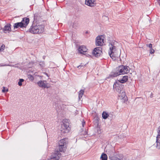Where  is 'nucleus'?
Returning <instances> with one entry per match:
<instances>
[{
    "mask_svg": "<svg viewBox=\"0 0 160 160\" xmlns=\"http://www.w3.org/2000/svg\"><path fill=\"white\" fill-rule=\"evenodd\" d=\"M29 31L33 34L41 33L44 31V26L43 25L33 23Z\"/></svg>",
    "mask_w": 160,
    "mask_h": 160,
    "instance_id": "f257e3e1",
    "label": "nucleus"
},
{
    "mask_svg": "<svg viewBox=\"0 0 160 160\" xmlns=\"http://www.w3.org/2000/svg\"><path fill=\"white\" fill-rule=\"evenodd\" d=\"M78 50L80 53L84 54L87 52L88 49L85 46L82 45L79 47Z\"/></svg>",
    "mask_w": 160,
    "mask_h": 160,
    "instance_id": "f8f14e48",
    "label": "nucleus"
},
{
    "mask_svg": "<svg viewBox=\"0 0 160 160\" xmlns=\"http://www.w3.org/2000/svg\"><path fill=\"white\" fill-rule=\"evenodd\" d=\"M100 159L101 160H107L108 156L106 154L104 153H102Z\"/></svg>",
    "mask_w": 160,
    "mask_h": 160,
    "instance_id": "6ab92c4d",
    "label": "nucleus"
},
{
    "mask_svg": "<svg viewBox=\"0 0 160 160\" xmlns=\"http://www.w3.org/2000/svg\"><path fill=\"white\" fill-rule=\"evenodd\" d=\"M85 124V122L84 121H83L82 122V126L83 127Z\"/></svg>",
    "mask_w": 160,
    "mask_h": 160,
    "instance_id": "7c9ffc66",
    "label": "nucleus"
},
{
    "mask_svg": "<svg viewBox=\"0 0 160 160\" xmlns=\"http://www.w3.org/2000/svg\"><path fill=\"white\" fill-rule=\"evenodd\" d=\"M109 46V50L108 52L111 58L115 60L116 57L118 56L117 48L115 46L113 43H110Z\"/></svg>",
    "mask_w": 160,
    "mask_h": 160,
    "instance_id": "7ed1b4c3",
    "label": "nucleus"
},
{
    "mask_svg": "<svg viewBox=\"0 0 160 160\" xmlns=\"http://www.w3.org/2000/svg\"><path fill=\"white\" fill-rule=\"evenodd\" d=\"M85 4L91 7H94L96 5V0H85Z\"/></svg>",
    "mask_w": 160,
    "mask_h": 160,
    "instance_id": "9b49d317",
    "label": "nucleus"
},
{
    "mask_svg": "<svg viewBox=\"0 0 160 160\" xmlns=\"http://www.w3.org/2000/svg\"><path fill=\"white\" fill-rule=\"evenodd\" d=\"M68 142L67 138L61 139L58 142V149L59 151L64 152L67 148V145Z\"/></svg>",
    "mask_w": 160,
    "mask_h": 160,
    "instance_id": "f03ea898",
    "label": "nucleus"
},
{
    "mask_svg": "<svg viewBox=\"0 0 160 160\" xmlns=\"http://www.w3.org/2000/svg\"><path fill=\"white\" fill-rule=\"evenodd\" d=\"M38 85L41 87L45 88H48L47 87V83L46 81L40 80L38 82Z\"/></svg>",
    "mask_w": 160,
    "mask_h": 160,
    "instance_id": "ddd939ff",
    "label": "nucleus"
},
{
    "mask_svg": "<svg viewBox=\"0 0 160 160\" xmlns=\"http://www.w3.org/2000/svg\"><path fill=\"white\" fill-rule=\"evenodd\" d=\"M102 116L103 118L106 119L108 118L109 115L108 113L105 112H103L102 114Z\"/></svg>",
    "mask_w": 160,
    "mask_h": 160,
    "instance_id": "412c9836",
    "label": "nucleus"
},
{
    "mask_svg": "<svg viewBox=\"0 0 160 160\" xmlns=\"http://www.w3.org/2000/svg\"><path fill=\"white\" fill-rule=\"evenodd\" d=\"M104 37L103 35L98 36L96 38V45L97 46H102L104 43Z\"/></svg>",
    "mask_w": 160,
    "mask_h": 160,
    "instance_id": "423d86ee",
    "label": "nucleus"
},
{
    "mask_svg": "<svg viewBox=\"0 0 160 160\" xmlns=\"http://www.w3.org/2000/svg\"><path fill=\"white\" fill-rule=\"evenodd\" d=\"M113 87L118 92H121L123 90L121 89L122 88V85L120 83L119 80H117L116 81L113 85Z\"/></svg>",
    "mask_w": 160,
    "mask_h": 160,
    "instance_id": "0eeeda50",
    "label": "nucleus"
},
{
    "mask_svg": "<svg viewBox=\"0 0 160 160\" xmlns=\"http://www.w3.org/2000/svg\"><path fill=\"white\" fill-rule=\"evenodd\" d=\"M11 25L10 24H7L4 26L3 30L5 31H10L11 30L10 27Z\"/></svg>",
    "mask_w": 160,
    "mask_h": 160,
    "instance_id": "aec40b11",
    "label": "nucleus"
},
{
    "mask_svg": "<svg viewBox=\"0 0 160 160\" xmlns=\"http://www.w3.org/2000/svg\"><path fill=\"white\" fill-rule=\"evenodd\" d=\"M150 97L151 98H152V93H151V95H150Z\"/></svg>",
    "mask_w": 160,
    "mask_h": 160,
    "instance_id": "473e14b6",
    "label": "nucleus"
},
{
    "mask_svg": "<svg viewBox=\"0 0 160 160\" xmlns=\"http://www.w3.org/2000/svg\"><path fill=\"white\" fill-rule=\"evenodd\" d=\"M10 65L8 64H0V67H4V66H9Z\"/></svg>",
    "mask_w": 160,
    "mask_h": 160,
    "instance_id": "c756f323",
    "label": "nucleus"
},
{
    "mask_svg": "<svg viewBox=\"0 0 160 160\" xmlns=\"http://www.w3.org/2000/svg\"><path fill=\"white\" fill-rule=\"evenodd\" d=\"M82 65H79V66L78 67V68H80L82 67Z\"/></svg>",
    "mask_w": 160,
    "mask_h": 160,
    "instance_id": "2f4dec72",
    "label": "nucleus"
},
{
    "mask_svg": "<svg viewBox=\"0 0 160 160\" xmlns=\"http://www.w3.org/2000/svg\"><path fill=\"white\" fill-rule=\"evenodd\" d=\"M5 45H4L2 44V45H1L0 48V51H2L5 49Z\"/></svg>",
    "mask_w": 160,
    "mask_h": 160,
    "instance_id": "393cba45",
    "label": "nucleus"
},
{
    "mask_svg": "<svg viewBox=\"0 0 160 160\" xmlns=\"http://www.w3.org/2000/svg\"><path fill=\"white\" fill-rule=\"evenodd\" d=\"M70 128L69 127V123L68 122H63L62 125L61 129V132L62 133H67L69 131Z\"/></svg>",
    "mask_w": 160,
    "mask_h": 160,
    "instance_id": "39448f33",
    "label": "nucleus"
},
{
    "mask_svg": "<svg viewBox=\"0 0 160 160\" xmlns=\"http://www.w3.org/2000/svg\"><path fill=\"white\" fill-rule=\"evenodd\" d=\"M28 78L31 81H33L34 80L33 77L31 75H28Z\"/></svg>",
    "mask_w": 160,
    "mask_h": 160,
    "instance_id": "b1692460",
    "label": "nucleus"
},
{
    "mask_svg": "<svg viewBox=\"0 0 160 160\" xmlns=\"http://www.w3.org/2000/svg\"><path fill=\"white\" fill-rule=\"evenodd\" d=\"M128 77L127 76H123L122 79L119 80L120 82V83H123L126 82L128 80Z\"/></svg>",
    "mask_w": 160,
    "mask_h": 160,
    "instance_id": "a211bd4d",
    "label": "nucleus"
},
{
    "mask_svg": "<svg viewBox=\"0 0 160 160\" xmlns=\"http://www.w3.org/2000/svg\"><path fill=\"white\" fill-rule=\"evenodd\" d=\"M13 27L14 28H22L24 27V26L21 22H17L14 24Z\"/></svg>",
    "mask_w": 160,
    "mask_h": 160,
    "instance_id": "f3484780",
    "label": "nucleus"
},
{
    "mask_svg": "<svg viewBox=\"0 0 160 160\" xmlns=\"http://www.w3.org/2000/svg\"><path fill=\"white\" fill-rule=\"evenodd\" d=\"M147 46L150 48V49L152 48V44H147Z\"/></svg>",
    "mask_w": 160,
    "mask_h": 160,
    "instance_id": "c85d7f7f",
    "label": "nucleus"
},
{
    "mask_svg": "<svg viewBox=\"0 0 160 160\" xmlns=\"http://www.w3.org/2000/svg\"><path fill=\"white\" fill-rule=\"evenodd\" d=\"M23 24L24 27H26L28 25L29 22V19L28 18H23L21 22Z\"/></svg>",
    "mask_w": 160,
    "mask_h": 160,
    "instance_id": "2eb2a0df",
    "label": "nucleus"
},
{
    "mask_svg": "<svg viewBox=\"0 0 160 160\" xmlns=\"http://www.w3.org/2000/svg\"><path fill=\"white\" fill-rule=\"evenodd\" d=\"M84 91L83 90H81L80 91L79 93V98L80 99L82 97Z\"/></svg>",
    "mask_w": 160,
    "mask_h": 160,
    "instance_id": "4be33fe9",
    "label": "nucleus"
},
{
    "mask_svg": "<svg viewBox=\"0 0 160 160\" xmlns=\"http://www.w3.org/2000/svg\"><path fill=\"white\" fill-rule=\"evenodd\" d=\"M158 135L156 137V147L158 149L160 148V126L158 128Z\"/></svg>",
    "mask_w": 160,
    "mask_h": 160,
    "instance_id": "9d476101",
    "label": "nucleus"
},
{
    "mask_svg": "<svg viewBox=\"0 0 160 160\" xmlns=\"http://www.w3.org/2000/svg\"><path fill=\"white\" fill-rule=\"evenodd\" d=\"M150 53L151 54H153L155 52L154 50L152 49V48H150Z\"/></svg>",
    "mask_w": 160,
    "mask_h": 160,
    "instance_id": "a878e982",
    "label": "nucleus"
},
{
    "mask_svg": "<svg viewBox=\"0 0 160 160\" xmlns=\"http://www.w3.org/2000/svg\"><path fill=\"white\" fill-rule=\"evenodd\" d=\"M120 75L119 72L116 70V72H111L108 78H113Z\"/></svg>",
    "mask_w": 160,
    "mask_h": 160,
    "instance_id": "dca6fc26",
    "label": "nucleus"
},
{
    "mask_svg": "<svg viewBox=\"0 0 160 160\" xmlns=\"http://www.w3.org/2000/svg\"><path fill=\"white\" fill-rule=\"evenodd\" d=\"M60 156V151H56L52 155L49 160H58L59 159Z\"/></svg>",
    "mask_w": 160,
    "mask_h": 160,
    "instance_id": "6e6552de",
    "label": "nucleus"
},
{
    "mask_svg": "<svg viewBox=\"0 0 160 160\" xmlns=\"http://www.w3.org/2000/svg\"><path fill=\"white\" fill-rule=\"evenodd\" d=\"M24 81V79H19V81L18 82V85L19 86H21L22 85V82Z\"/></svg>",
    "mask_w": 160,
    "mask_h": 160,
    "instance_id": "5701e85b",
    "label": "nucleus"
},
{
    "mask_svg": "<svg viewBox=\"0 0 160 160\" xmlns=\"http://www.w3.org/2000/svg\"><path fill=\"white\" fill-rule=\"evenodd\" d=\"M130 68L127 66L121 65L117 68V70L118 71L120 75L128 73Z\"/></svg>",
    "mask_w": 160,
    "mask_h": 160,
    "instance_id": "20e7f679",
    "label": "nucleus"
},
{
    "mask_svg": "<svg viewBox=\"0 0 160 160\" xmlns=\"http://www.w3.org/2000/svg\"><path fill=\"white\" fill-rule=\"evenodd\" d=\"M102 52V48L100 47H97L93 50L92 54L96 57H98L100 56Z\"/></svg>",
    "mask_w": 160,
    "mask_h": 160,
    "instance_id": "1a4fd4ad",
    "label": "nucleus"
},
{
    "mask_svg": "<svg viewBox=\"0 0 160 160\" xmlns=\"http://www.w3.org/2000/svg\"><path fill=\"white\" fill-rule=\"evenodd\" d=\"M119 94L118 95V96L121 99H123L124 101H127V98L125 92L123 90H122L121 92H119Z\"/></svg>",
    "mask_w": 160,
    "mask_h": 160,
    "instance_id": "4468645a",
    "label": "nucleus"
},
{
    "mask_svg": "<svg viewBox=\"0 0 160 160\" xmlns=\"http://www.w3.org/2000/svg\"><path fill=\"white\" fill-rule=\"evenodd\" d=\"M8 91V89H6L5 88V87H3V89L2 90V92H7Z\"/></svg>",
    "mask_w": 160,
    "mask_h": 160,
    "instance_id": "bb28decb",
    "label": "nucleus"
},
{
    "mask_svg": "<svg viewBox=\"0 0 160 160\" xmlns=\"http://www.w3.org/2000/svg\"><path fill=\"white\" fill-rule=\"evenodd\" d=\"M111 160H121V159L118 158L113 157L112 158Z\"/></svg>",
    "mask_w": 160,
    "mask_h": 160,
    "instance_id": "cd10ccee",
    "label": "nucleus"
}]
</instances>
